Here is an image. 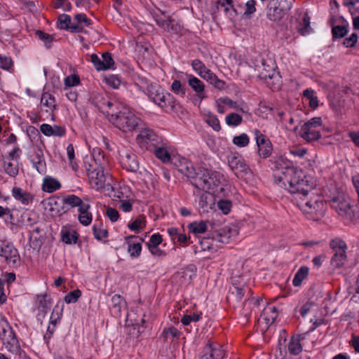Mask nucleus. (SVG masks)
<instances>
[{
	"instance_id": "obj_1",
	"label": "nucleus",
	"mask_w": 359,
	"mask_h": 359,
	"mask_svg": "<svg viewBox=\"0 0 359 359\" xmlns=\"http://www.w3.org/2000/svg\"><path fill=\"white\" fill-rule=\"evenodd\" d=\"M278 184L292 194L306 196L313 188V184L308 180L302 169L292 166L278 175Z\"/></svg>"
},
{
	"instance_id": "obj_2",
	"label": "nucleus",
	"mask_w": 359,
	"mask_h": 359,
	"mask_svg": "<svg viewBox=\"0 0 359 359\" xmlns=\"http://www.w3.org/2000/svg\"><path fill=\"white\" fill-rule=\"evenodd\" d=\"M109 112V121L124 133L133 131L141 123V120L130 109L122 104L118 109Z\"/></svg>"
},
{
	"instance_id": "obj_3",
	"label": "nucleus",
	"mask_w": 359,
	"mask_h": 359,
	"mask_svg": "<svg viewBox=\"0 0 359 359\" xmlns=\"http://www.w3.org/2000/svg\"><path fill=\"white\" fill-rule=\"evenodd\" d=\"M297 205L307 218L318 220L325 212L326 205L320 196L310 194L306 196H301Z\"/></svg>"
},
{
	"instance_id": "obj_4",
	"label": "nucleus",
	"mask_w": 359,
	"mask_h": 359,
	"mask_svg": "<svg viewBox=\"0 0 359 359\" xmlns=\"http://www.w3.org/2000/svg\"><path fill=\"white\" fill-rule=\"evenodd\" d=\"M98 155L101 158H94L93 162L87 167V175L89 183L92 188L100 190L104 188L106 182V176L102 161H104V155L99 151Z\"/></svg>"
},
{
	"instance_id": "obj_5",
	"label": "nucleus",
	"mask_w": 359,
	"mask_h": 359,
	"mask_svg": "<svg viewBox=\"0 0 359 359\" xmlns=\"http://www.w3.org/2000/svg\"><path fill=\"white\" fill-rule=\"evenodd\" d=\"M331 208L343 219L353 221L358 217L355 208L351 205V200L344 195L339 194L330 201Z\"/></svg>"
},
{
	"instance_id": "obj_6",
	"label": "nucleus",
	"mask_w": 359,
	"mask_h": 359,
	"mask_svg": "<svg viewBox=\"0 0 359 359\" xmlns=\"http://www.w3.org/2000/svg\"><path fill=\"white\" fill-rule=\"evenodd\" d=\"M148 95L154 102L165 111L173 109L175 103L173 96L169 93H164L161 86L151 84L148 87Z\"/></svg>"
},
{
	"instance_id": "obj_7",
	"label": "nucleus",
	"mask_w": 359,
	"mask_h": 359,
	"mask_svg": "<svg viewBox=\"0 0 359 359\" xmlns=\"http://www.w3.org/2000/svg\"><path fill=\"white\" fill-rule=\"evenodd\" d=\"M0 339L5 348L10 352L17 353L20 351L18 341L7 320L0 316Z\"/></svg>"
},
{
	"instance_id": "obj_8",
	"label": "nucleus",
	"mask_w": 359,
	"mask_h": 359,
	"mask_svg": "<svg viewBox=\"0 0 359 359\" xmlns=\"http://www.w3.org/2000/svg\"><path fill=\"white\" fill-rule=\"evenodd\" d=\"M216 173L203 168H198L196 176L193 177L192 184L198 189L208 190L216 185Z\"/></svg>"
},
{
	"instance_id": "obj_9",
	"label": "nucleus",
	"mask_w": 359,
	"mask_h": 359,
	"mask_svg": "<svg viewBox=\"0 0 359 359\" xmlns=\"http://www.w3.org/2000/svg\"><path fill=\"white\" fill-rule=\"evenodd\" d=\"M330 246L334 252L331 263L337 268H340L344 265L346 262V250L347 246L346 243L339 238L332 239L330 243Z\"/></svg>"
},
{
	"instance_id": "obj_10",
	"label": "nucleus",
	"mask_w": 359,
	"mask_h": 359,
	"mask_svg": "<svg viewBox=\"0 0 359 359\" xmlns=\"http://www.w3.org/2000/svg\"><path fill=\"white\" fill-rule=\"evenodd\" d=\"M322 125L320 117H314L308 122L305 123L300 131L302 138L307 142L316 141L321 137V135L317 128Z\"/></svg>"
},
{
	"instance_id": "obj_11",
	"label": "nucleus",
	"mask_w": 359,
	"mask_h": 359,
	"mask_svg": "<svg viewBox=\"0 0 359 359\" xmlns=\"http://www.w3.org/2000/svg\"><path fill=\"white\" fill-rule=\"evenodd\" d=\"M161 138L149 128H142L136 138L139 146L142 149L149 151L161 143Z\"/></svg>"
},
{
	"instance_id": "obj_12",
	"label": "nucleus",
	"mask_w": 359,
	"mask_h": 359,
	"mask_svg": "<svg viewBox=\"0 0 359 359\" xmlns=\"http://www.w3.org/2000/svg\"><path fill=\"white\" fill-rule=\"evenodd\" d=\"M0 257L11 266H15L20 262V257L18 250L13 243L6 240H0Z\"/></svg>"
},
{
	"instance_id": "obj_13",
	"label": "nucleus",
	"mask_w": 359,
	"mask_h": 359,
	"mask_svg": "<svg viewBox=\"0 0 359 359\" xmlns=\"http://www.w3.org/2000/svg\"><path fill=\"white\" fill-rule=\"evenodd\" d=\"M228 164L231 170L239 178H243L250 170L241 156H230L228 157Z\"/></svg>"
},
{
	"instance_id": "obj_14",
	"label": "nucleus",
	"mask_w": 359,
	"mask_h": 359,
	"mask_svg": "<svg viewBox=\"0 0 359 359\" xmlns=\"http://www.w3.org/2000/svg\"><path fill=\"white\" fill-rule=\"evenodd\" d=\"M255 135L259 156L262 158L269 157L273 151L271 142L257 130L255 131Z\"/></svg>"
},
{
	"instance_id": "obj_15",
	"label": "nucleus",
	"mask_w": 359,
	"mask_h": 359,
	"mask_svg": "<svg viewBox=\"0 0 359 359\" xmlns=\"http://www.w3.org/2000/svg\"><path fill=\"white\" fill-rule=\"evenodd\" d=\"M271 168L274 171V178L276 183H278V175H282L286 170L292 167L291 161L282 155H276L270 160Z\"/></svg>"
},
{
	"instance_id": "obj_16",
	"label": "nucleus",
	"mask_w": 359,
	"mask_h": 359,
	"mask_svg": "<svg viewBox=\"0 0 359 359\" xmlns=\"http://www.w3.org/2000/svg\"><path fill=\"white\" fill-rule=\"evenodd\" d=\"M224 354L220 344L209 341L204 347L200 359H223Z\"/></svg>"
},
{
	"instance_id": "obj_17",
	"label": "nucleus",
	"mask_w": 359,
	"mask_h": 359,
	"mask_svg": "<svg viewBox=\"0 0 359 359\" xmlns=\"http://www.w3.org/2000/svg\"><path fill=\"white\" fill-rule=\"evenodd\" d=\"M120 162L122 167L128 171L136 172L139 168V163L137 156L128 151H124L119 153Z\"/></svg>"
},
{
	"instance_id": "obj_18",
	"label": "nucleus",
	"mask_w": 359,
	"mask_h": 359,
	"mask_svg": "<svg viewBox=\"0 0 359 359\" xmlns=\"http://www.w3.org/2000/svg\"><path fill=\"white\" fill-rule=\"evenodd\" d=\"M57 26L61 29L69 30L72 32H81L83 27L72 22V18L69 15L62 14L59 15Z\"/></svg>"
},
{
	"instance_id": "obj_19",
	"label": "nucleus",
	"mask_w": 359,
	"mask_h": 359,
	"mask_svg": "<svg viewBox=\"0 0 359 359\" xmlns=\"http://www.w3.org/2000/svg\"><path fill=\"white\" fill-rule=\"evenodd\" d=\"M57 105L55 98L48 92L41 95L40 108L41 111H45L50 116H53V112L56 109Z\"/></svg>"
},
{
	"instance_id": "obj_20",
	"label": "nucleus",
	"mask_w": 359,
	"mask_h": 359,
	"mask_svg": "<svg viewBox=\"0 0 359 359\" xmlns=\"http://www.w3.org/2000/svg\"><path fill=\"white\" fill-rule=\"evenodd\" d=\"M188 84L196 93L198 97L202 100L206 97L205 95V85L198 78L190 74L187 75Z\"/></svg>"
},
{
	"instance_id": "obj_21",
	"label": "nucleus",
	"mask_w": 359,
	"mask_h": 359,
	"mask_svg": "<svg viewBox=\"0 0 359 359\" xmlns=\"http://www.w3.org/2000/svg\"><path fill=\"white\" fill-rule=\"evenodd\" d=\"M41 133L46 136L63 137L66 134V129L63 126L54 125L50 126L43 123L40 126Z\"/></svg>"
},
{
	"instance_id": "obj_22",
	"label": "nucleus",
	"mask_w": 359,
	"mask_h": 359,
	"mask_svg": "<svg viewBox=\"0 0 359 359\" xmlns=\"http://www.w3.org/2000/svg\"><path fill=\"white\" fill-rule=\"evenodd\" d=\"M96 107L103 113L107 114L110 117V112L118 109L121 107V103L116 101H111L107 98L102 97L100 100L96 103Z\"/></svg>"
},
{
	"instance_id": "obj_23",
	"label": "nucleus",
	"mask_w": 359,
	"mask_h": 359,
	"mask_svg": "<svg viewBox=\"0 0 359 359\" xmlns=\"http://www.w3.org/2000/svg\"><path fill=\"white\" fill-rule=\"evenodd\" d=\"M214 205L215 198L210 193L205 191L201 195L198 205L201 212H208L209 210L212 208V205Z\"/></svg>"
},
{
	"instance_id": "obj_24",
	"label": "nucleus",
	"mask_w": 359,
	"mask_h": 359,
	"mask_svg": "<svg viewBox=\"0 0 359 359\" xmlns=\"http://www.w3.org/2000/svg\"><path fill=\"white\" fill-rule=\"evenodd\" d=\"M216 7L217 9H219V7L222 8L225 14L231 18H235L239 13L235 3L232 0H219L217 1Z\"/></svg>"
},
{
	"instance_id": "obj_25",
	"label": "nucleus",
	"mask_w": 359,
	"mask_h": 359,
	"mask_svg": "<svg viewBox=\"0 0 359 359\" xmlns=\"http://www.w3.org/2000/svg\"><path fill=\"white\" fill-rule=\"evenodd\" d=\"M150 151L154 153L158 159L164 163H168L171 160L170 154L162 140L161 141V143H158Z\"/></svg>"
},
{
	"instance_id": "obj_26",
	"label": "nucleus",
	"mask_w": 359,
	"mask_h": 359,
	"mask_svg": "<svg viewBox=\"0 0 359 359\" xmlns=\"http://www.w3.org/2000/svg\"><path fill=\"white\" fill-rule=\"evenodd\" d=\"M278 316L276 306L269 305L263 310L259 321H264L266 325H271Z\"/></svg>"
},
{
	"instance_id": "obj_27",
	"label": "nucleus",
	"mask_w": 359,
	"mask_h": 359,
	"mask_svg": "<svg viewBox=\"0 0 359 359\" xmlns=\"http://www.w3.org/2000/svg\"><path fill=\"white\" fill-rule=\"evenodd\" d=\"M126 306V302L120 294H114L111 297V305L110 307L111 314L119 318L121 316L122 309Z\"/></svg>"
},
{
	"instance_id": "obj_28",
	"label": "nucleus",
	"mask_w": 359,
	"mask_h": 359,
	"mask_svg": "<svg viewBox=\"0 0 359 359\" xmlns=\"http://www.w3.org/2000/svg\"><path fill=\"white\" fill-rule=\"evenodd\" d=\"M61 187L60 182L50 176H46L43 180L42 190L47 193H53Z\"/></svg>"
},
{
	"instance_id": "obj_29",
	"label": "nucleus",
	"mask_w": 359,
	"mask_h": 359,
	"mask_svg": "<svg viewBox=\"0 0 359 359\" xmlns=\"http://www.w3.org/2000/svg\"><path fill=\"white\" fill-rule=\"evenodd\" d=\"M12 194L16 200L20 201L25 205L29 204L33 200V196L30 193L24 191L19 187H13L12 189Z\"/></svg>"
},
{
	"instance_id": "obj_30",
	"label": "nucleus",
	"mask_w": 359,
	"mask_h": 359,
	"mask_svg": "<svg viewBox=\"0 0 359 359\" xmlns=\"http://www.w3.org/2000/svg\"><path fill=\"white\" fill-rule=\"evenodd\" d=\"M89 209L90 205L86 203L78 210L79 212L78 219L79 222L84 226H88L92 222L93 215L91 212H89Z\"/></svg>"
},
{
	"instance_id": "obj_31",
	"label": "nucleus",
	"mask_w": 359,
	"mask_h": 359,
	"mask_svg": "<svg viewBox=\"0 0 359 359\" xmlns=\"http://www.w3.org/2000/svg\"><path fill=\"white\" fill-rule=\"evenodd\" d=\"M178 171L189 178L193 179L196 176V169L194 168L191 162L183 159L180 161L178 166Z\"/></svg>"
},
{
	"instance_id": "obj_32",
	"label": "nucleus",
	"mask_w": 359,
	"mask_h": 359,
	"mask_svg": "<svg viewBox=\"0 0 359 359\" xmlns=\"http://www.w3.org/2000/svg\"><path fill=\"white\" fill-rule=\"evenodd\" d=\"M245 291L243 287L233 285V287L230 289L227 299L236 306V304L239 303L242 300Z\"/></svg>"
},
{
	"instance_id": "obj_33",
	"label": "nucleus",
	"mask_w": 359,
	"mask_h": 359,
	"mask_svg": "<svg viewBox=\"0 0 359 359\" xmlns=\"http://www.w3.org/2000/svg\"><path fill=\"white\" fill-rule=\"evenodd\" d=\"M203 79L219 90H223L225 88V82L219 79L211 70L208 72Z\"/></svg>"
},
{
	"instance_id": "obj_34",
	"label": "nucleus",
	"mask_w": 359,
	"mask_h": 359,
	"mask_svg": "<svg viewBox=\"0 0 359 359\" xmlns=\"http://www.w3.org/2000/svg\"><path fill=\"white\" fill-rule=\"evenodd\" d=\"M62 199L56 196L49 198L46 201V208H48L49 211L52 212L60 214V205L62 203Z\"/></svg>"
},
{
	"instance_id": "obj_35",
	"label": "nucleus",
	"mask_w": 359,
	"mask_h": 359,
	"mask_svg": "<svg viewBox=\"0 0 359 359\" xmlns=\"http://www.w3.org/2000/svg\"><path fill=\"white\" fill-rule=\"evenodd\" d=\"M135 238L134 236L126 237V241L128 243V252L132 258H137L140 255L142 251V245L140 243H130V240Z\"/></svg>"
},
{
	"instance_id": "obj_36",
	"label": "nucleus",
	"mask_w": 359,
	"mask_h": 359,
	"mask_svg": "<svg viewBox=\"0 0 359 359\" xmlns=\"http://www.w3.org/2000/svg\"><path fill=\"white\" fill-rule=\"evenodd\" d=\"M309 269L307 266H301L295 273L292 280V284L295 287L300 286L302 281L308 276Z\"/></svg>"
},
{
	"instance_id": "obj_37",
	"label": "nucleus",
	"mask_w": 359,
	"mask_h": 359,
	"mask_svg": "<svg viewBox=\"0 0 359 359\" xmlns=\"http://www.w3.org/2000/svg\"><path fill=\"white\" fill-rule=\"evenodd\" d=\"M4 169L6 173L14 177L18 174V162L4 158Z\"/></svg>"
},
{
	"instance_id": "obj_38",
	"label": "nucleus",
	"mask_w": 359,
	"mask_h": 359,
	"mask_svg": "<svg viewBox=\"0 0 359 359\" xmlns=\"http://www.w3.org/2000/svg\"><path fill=\"white\" fill-rule=\"evenodd\" d=\"M288 351L291 354L298 355L302 351L300 336L292 337L288 343Z\"/></svg>"
},
{
	"instance_id": "obj_39",
	"label": "nucleus",
	"mask_w": 359,
	"mask_h": 359,
	"mask_svg": "<svg viewBox=\"0 0 359 359\" xmlns=\"http://www.w3.org/2000/svg\"><path fill=\"white\" fill-rule=\"evenodd\" d=\"M191 67L197 74L203 78L210 69L207 68L205 64L198 59H195L191 61Z\"/></svg>"
},
{
	"instance_id": "obj_40",
	"label": "nucleus",
	"mask_w": 359,
	"mask_h": 359,
	"mask_svg": "<svg viewBox=\"0 0 359 359\" xmlns=\"http://www.w3.org/2000/svg\"><path fill=\"white\" fill-rule=\"evenodd\" d=\"M188 227L194 234L203 233L207 231V223L205 221L194 222Z\"/></svg>"
},
{
	"instance_id": "obj_41",
	"label": "nucleus",
	"mask_w": 359,
	"mask_h": 359,
	"mask_svg": "<svg viewBox=\"0 0 359 359\" xmlns=\"http://www.w3.org/2000/svg\"><path fill=\"white\" fill-rule=\"evenodd\" d=\"M62 204H66L72 208L78 207L80 208L81 206L84 205L86 203H83L81 199L76 195H69L67 197H65L62 199Z\"/></svg>"
},
{
	"instance_id": "obj_42",
	"label": "nucleus",
	"mask_w": 359,
	"mask_h": 359,
	"mask_svg": "<svg viewBox=\"0 0 359 359\" xmlns=\"http://www.w3.org/2000/svg\"><path fill=\"white\" fill-rule=\"evenodd\" d=\"M145 217L140 216L135 219L133 222L128 224V228L134 231L139 232L145 227Z\"/></svg>"
},
{
	"instance_id": "obj_43",
	"label": "nucleus",
	"mask_w": 359,
	"mask_h": 359,
	"mask_svg": "<svg viewBox=\"0 0 359 359\" xmlns=\"http://www.w3.org/2000/svg\"><path fill=\"white\" fill-rule=\"evenodd\" d=\"M62 241L67 244L75 243L77 240L76 233L74 231H70L67 229L62 230Z\"/></svg>"
},
{
	"instance_id": "obj_44",
	"label": "nucleus",
	"mask_w": 359,
	"mask_h": 359,
	"mask_svg": "<svg viewBox=\"0 0 359 359\" xmlns=\"http://www.w3.org/2000/svg\"><path fill=\"white\" fill-rule=\"evenodd\" d=\"M226 123L229 126H238L242 123L243 118L236 113H231L226 116Z\"/></svg>"
},
{
	"instance_id": "obj_45",
	"label": "nucleus",
	"mask_w": 359,
	"mask_h": 359,
	"mask_svg": "<svg viewBox=\"0 0 359 359\" xmlns=\"http://www.w3.org/2000/svg\"><path fill=\"white\" fill-rule=\"evenodd\" d=\"M238 234V231L236 228L224 227L222 229V232L219 233V236L223 237L222 239V243H227L231 237H234Z\"/></svg>"
},
{
	"instance_id": "obj_46",
	"label": "nucleus",
	"mask_w": 359,
	"mask_h": 359,
	"mask_svg": "<svg viewBox=\"0 0 359 359\" xmlns=\"http://www.w3.org/2000/svg\"><path fill=\"white\" fill-rule=\"evenodd\" d=\"M35 34L38 38L43 41L45 43L46 48H50L51 47V43L54 40V37L53 35L45 33L43 31L37 30L35 32Z\"/></svg>"
},
{
	"instance_id": "obj_47",
	"label": "nucleus",
	"mask_w": 359,
	"mask_h": 359,
	"mask_svg": "<svg viewBox=\"0 0 359 359\" xmlns=\"http://www.w3.org/2000/svg\"><path fill=\"white\" fill-rule=\"evenodd\" d=\"M250 139L245 133H242L241 135L235 136L233 138V143L239 147H246L248 145Z\"/></svg>"
},
{
	"instance_id": "obj_48",
	"label": "nucleus",
	"mask_w": 359,
	"mask_h": 359,
	"mask_svg": "<svg viewBox=\"0 0 359 359\" xmlns=\"http://www.w3.org/2000/svg\"><path fill=\"white\" fill-rule=\"evenodd\" d=\"M36 299L38 302V309L43 312H46L50 307V304L49 299L47 298V295H37Z\"/></svg>"
},
{
	"instance_id": "obj_49",
	"label": "nucleus",
	"mask_w": 359,
	"mask_h": 359,
	"mask_svg": "<svg viewBox=\"0 0 359 359\" xmlns=\"http://www.w3.org/2000/svg\"><path fill=\"white\" fill-rule=\"evenodd\" d=\"M347 28L344 25H336L332 27V34L334 39H341L347 34Z\"/></svg>"
},
{
	"instance_id": "obj_50",
	"label": "nucleus",
	"mask_w": 359,
	"mask_h": 359,
	"mask_svg": "<svg viewBox=\"0 0 359 359\" xmlns=\"http://www.w3.org/2000/svg\"><path fill=\"white\" fill-rule=\"evenodd\" d=\"M0 66L2 69L7 71L13 69V62L11 57L0 55Z\"/></svg>"
},
{
	"instance_id": "obj_51",
	"label": "nucleus",
	"mask_w": 359,
	"mask_h": 359,
	"mask_svg": "<svg viewBox=\"0 0 359 359\" xmlns=\"http://www.w3.org/2000/svg\"><path fill=\"white\" fill-rule=\"evenodd\" d=\"M180 335V332L177 330V328L174 327H170L168 328H165L161 333V337L164 340L168 339L170 337L172 338H177Z\"/></svg>"
},
{
	"instance_id": "obj_52",
	"label": "nucleus",
	"mask_w": 359,
	"mask_h": 359,
	"mask_svg": "<svg viewBox=\"0 0 359 359\" xmlns=\"http://www.w3.org/2000/svg\"><path fill=\"white\" fill-rule=\"evenodd\" d=\"M81 296L80 290H74L67 294L65 297V301L67 304L75 303L78 301L79 298Z\"/></svg>"
},
{
	"instance_id": "obj_53",
	"label": "nucleus",
	"mask_w": 359,
	"mask_h": 359,
	"mask_svg": "<svg viewBox=\"0 0 359 359\" xmlns=\"http://www.w3.org/2000/svg\"><path fill=\"white\" fill-rule=\"evenodd\" d=\"M309 27L310 18L309 17L307 13H305L302 18V23H301L298 26L297 29L301 34L304 35L306 33L308 32V29L309 28Z\"/></svg>"
},
{
	"instance_id": "obj_54",
	"label": "nucleus",
	"mask_w": 359,
	"mask_h": 359,
	"mask_svg": "<svg viewBox=\"0 0 359 359\" xmlns=\"http://www.w3.org/2000/svg\"><path fill=\"white\" fill-rule=\"evenodd\" d=\"M102 63L104 64V70L109 69H114V61L112 58L111 54L106 52L102 55Z\"/></svg>"
},
{
	"instance_id": "obj_55",
	"label": "nucleus",
	"mask_w": 359,
	"mask_h": 359,
	"mask_svg": "<svg viewBox=\"0 0 359 359\" xmlns=\"http://www.w3.org/2000/svg\"><path fill=\"white\" fill-rule=\"evenodd\" d=\"M205 121L215 131L220 130L221 126H220L219 121L215 115H213V114L208 115Z\"/></svg>"
},
{
	"instance_id": "obj_56",
	"label": "nucleus",
	"mask_w": 359,
	"mask_h": 359,
	"mask_svg": "<svg viewBox=\"0 0 359 359\" xmlns=\"http://www.w3.org/2000/svg\"><path fill=\"white\" fill-rule=\"evenodd\" d=\"M267 16L270 20L277 22L282 18V9L276 7L272 11L271 10L269 11Z\"/></svg>"
},
{
	"instance_id": "obj_57",
	"label": "nucleus",
	"mask_w": 359,
	"mask_h": 359,
	"mask_svg": "<svg viewBox=\"0 0 359 359\" xmlns=\"http://www.w3.org/2000/svg\"><path fill=\"white\" fill-rule=\"evenodd\" d=\"M217 207L224 215H227L231 208V202L229 200H220L217 203Z\"/></svg>"
},
{
	"instance_id": "obj_58",
	"label": "nucleus",
	"mask_w": 359,
	"mask_h": 359,
	"mask_svg": "<svg viewBox=\"0 0 359 359\" xmlns=\"http://www.w3.org/2000/svg\"><path fill=\"white\" fill-rule=\"evenodd\" d=\"M90 61L97 71H104V64L97 55L93 53L90 55Z\"/></svg>"
},
{
	"instance_id": "obj_59",
	"label": "nucleus",
	"mask_w": 359,
	"mask_h": 359,
	"mask_svg": "<svg viewBox=\"0 0 359 359\" xmlns=\"http://www.w3.org/2000/svg\"><path fill=\"white\" fill-rule=\"evenodd\" d=\"M80 79L76 75H70L65 79L64 83L67 87H72L79 85Z\"/></svg>"
},
{
	"instance_id": "obj_60",
	"label": "nucleus",
	"mask_w": 359,
	"mask_h": 359,
	"mask_svg": "<svg viewBox=\"0 0 359 359\" xmlns=\"http://www.w3.org/2000/svg\"><path fill=\"white\" fill-rule=\"evenodd\" d=\"M20 153L21 149L17 147L14 148L11 151H10L8 155L4 158L12 161L13 162H18Z\"/></svg>"
},
{
	"instance_id": "obj_61",
	"label": "nucleus",
	"mask_w": 359,
	"mask_h": 359,
	"mask_svg": "<svg viewBox=\"0 0 359 359\" xmlns=\"http://www.w3.org/2000/svg\"><path fill=\"white\" fill-rule=\"evenodd\" d=\"M74 20L76 21V25L80 26L81 24H84L88 26L90 24V20L86 16V14L79 13L74 16Z\"/></svg>"
},
{
	"instance_id": "obj_62",
	"label": "nucleus",
	"mask_w": 359,
	"mask_h": 359,
	"mask_svg": "<svg viewBox=\"0 0 359 359\" xmlns=\"http://www.w3.org/2000/svg\"><path fill=\"white\" fill-rule=\"evenodd\" d=\"M171 90L177 94H185V90L183 88L181 82L179 80H175L171 85Z\"/></svg>"
},
{
	"instance_id": "obj_63",
	"label": "nucleus",
	"mask_w": 359,
	"mask_h": 359,
	"mask_svg": "<svg viewBox=\"0 0 359 359\" xmlns=\"http://www.w3.org/2000/svg\"><path fill=\"white\" fill-rule=\"evenodd\" d=\"M106 215L112 222H116L119 218L118 210L113 208H107Z\"/></svg>"
},
{
	"instance_id": "obj_64",
	"label": "nucleus",
	"mask_w": 359,
	"mask_h": 359,
	"mask_svg": "<svg viewBox=\"0 0 359 359\" xmlns=\"http://www.w3.org/2000/svg\"><path fill=\"white\" fill-rule=\"evenodd\" d=\"M106 82L108 86L112 87L116 89L119 87L121 85V80L116 76H110L106 79Z\"/></svg>"
}]
</instances>
